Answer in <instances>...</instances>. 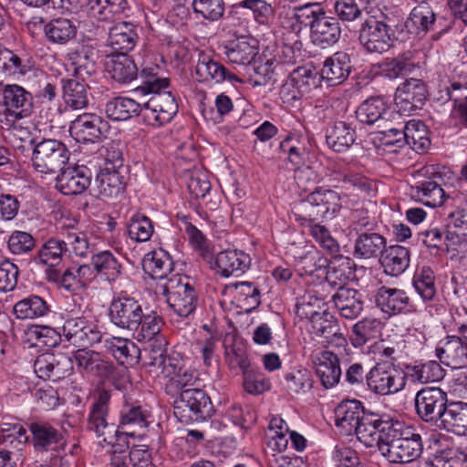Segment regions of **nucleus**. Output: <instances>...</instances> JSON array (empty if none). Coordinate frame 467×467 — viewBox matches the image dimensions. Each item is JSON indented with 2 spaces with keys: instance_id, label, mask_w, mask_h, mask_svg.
Returning <instances> with one entry per match:
<instances>
[{
  "instance_id": "f257e3e1",
  "label": "nucleus",
  "mask_w": 467,
  "mask_h": 467,
  "mask_svg": "<svg viewBox=\"0 0 467 467\" xmlns=\"http://www.w3.org/2000/svg\"><path fill=\"white\" fill-rule=\"evenodd\" d=\"M375 438V446L392 463L411 462L422 452L421 436L399 420H385Z\"/></svg>"
},
{
  "instance_id": "f03ea898",
  "label": "nucleus",
  "mask_w": 467,
  "mask_h": 467,
  "mask_svg": "<svg viewBox=\"0 0 467 467\" xmlns=\"http://www.w3.org/2000/svg\"><path fill=\"white\" fill-rule=\"evenodd\" d=\"M335 416L336 425L344 435L356 434L368 448L375 446L378 429L385 420L377 414L366 411L358 400L341 402L335 410Z\"/></svg>"
},
{
  "instance_id": "7ed1b4c3",
  "label": "nucleus",
  "mask_w": 467,
  "mask_h": 467,
  "mask_svg": "<svg viewBox=\"0 0 467 467\" xmlns=\"http://www.w3.org/2000/svg\"><path fill=\"white\" fill-rule=\"evenodd\" d=\"M169 85L168 78H152L136 88L142 93H151L143 105V119L151 126L160 127L172 119L178 112V104L171 91H161Z\"/></svg>"
},
{
  "instance_id": "20e7f679",
  "label": "nucleus",
  "mask_w": 467,
  "mask_h": 467,
  "mask_svg": "<svg viewBox=\"0 0 467 467\" xmlns=\"http://www.w3.org/2000/svg\"><path fill=\"white\" fill-rule=\"evenodd\" d=\"M341 207L340 195L334 190L317 189L293 208V214L302 224L334 216Z\"/></svg>"
},
{
  "instance_id": "39448f33",
  "label": "nucleus",
  "mask_w": 467,
  "mask_h": 467,
  "mask_svg": "<svg viewBox=\"0 0 467 467\" xmlns=\"http://www.w3.org/2000/svg\"><path fill=\"white\" fill-rule=\"evenodd\" d=\"M0 124L11 129L19 119L30 116L33 109V97L17 84L5 85L1 92Z\"/></svg>"
},
{
  "instance_id": "423d86ee",
  "label": "nucleus",
  "mask_w": 467,
  "mask_h": 467,
  "mask_svg": "<svg viewBox=\"0 0 467 467\" xmlns=\"http://www.w3.org/2000/svg\"><path fill=\"white\" fill-rule=\"evenodd\" d=\"M109 392L106 390L99 392L88 415L87 430L95 433L98 437H103V441L108 443H112V438L119 442L124 441L128 436H135L134 431H120V430L114 428L113 423H109Z\"/></svg>"
},
{
  "instance_id": "0eeeda50",
  "label": "nucleus",
  "mask_w": 467,
  "mask_h": 467,
  "mask_svg": "<svg viewBox=\"0 0 467 467\" xmlns=\"http://www.w3.org/2000/svg\"><path fill=\"white\" fill-rule=\"evenodd\" d=\"M173 410L181 421L204 420L213 413L210 397L199 387L182 389L173 401Z\"/></svg>"
},
{
  "instance_id": "6e6552de",
  "label": "nucleus",
  "mask_w": 467,
  "mask_h": 467,
  "mask_svg": "<svg viewBox=\"0 0 467 467\" xmlns=\"http://www.w3.org/2000/svg\"><path fill=\"white\" fill-rule=\"evenodd\" d=\"M186 276L173 275L161 286L170 308L179 317H187L196 308L197 295Z\"/></svg>"
},
{
  "instance_id": "1a4fd4ad",
  "label": "nucleus",
  "mask_w": 467,
  "mask_h": 467,
  "mask_svg": "<svg viewBox=\"0 0 467 467\" xmlns=\"http://www.w3.org/2000/svg\"><path fill=\"white\" fill-rule=\"evenodd\" d=\"M68 159L69 151L66 145L53 139L37 140L31 153L32 166L46 174L61 171Z\"/></svg>"
},
{
  "instance_id": "9d476101",
  "label": "nucleus",
  "mask_w": 467,
  "mask_h": 467,
  "mask_svg": "<svg viewBox=\"0 0 467 467\" xmlns=\"http://www.w3.org/2000/svg\"><path fill=\"white\" fill-rule=\"evenodd\" d=\"M358 40L368 52L383 53L393 46L395 32L386 18L379 20L369 16L361 25Z\"/></svg>"
},
{
  "instance_id": "9b49d317",
  "label": "nucleus",
  "mask_w": 467,
  "mask_h": 467,
  "mask_svg": "<svg viewBox=\"0 0 467 467\" xmlns=\"http://www.w3.org/2000/svg\"><path fill=\"white\" fill-rule=\"evenodd\" d=\"M368 389L379 395L394 394L405 387L403 372L394 364L378 363L367 373Z\"/></svg>"
},
{
  "instance_id": "f8f14e48",
  "label": "nucleus",
  "mask_w": 467,
  "mask_h": 467,
  "mask_svg": "<svg viewBox=\"0 0 467 467\" xmlns=\"http://www.w3.org/2000/svg\"><path fill=\"white\" fill-rule=\"evenodd\" d=\"M416 414L425 422H441L449 404L447 392L436 387H425L414 399Z\"/></svg>"
},
{
  "instance_id": "ddd939ff",
  "label": "nucleus",
  "mask_w": 467,
  "mask_h": 467,
  "mask_svg": "<svg viewBox=\"0 0 467 467\" xmlns=\"http://www.w3.org/2000/svg\"><path fill=\"white\" fill-rule=\"evenodd\" d=\"M398 120V127L389 130V132L394 130L399 135V138L394 140V142H398V148L409 145L417 152H424L431 145L426 125L422 121L416 119L406 121L401 115ZM387 141V143H391L389 138Z\"/></svg>"
},
{
  "instance_id": "4468645a",
  "label": "nucleus",
  "mask_w": 467,
  "mask_h": 467,
  "mask_svg": "<svg viewBox=\"0 0 467 467\" xmlns=\"http://www.w3.org/2000/svg\"><path fill=\"white\" fill-rule=\"evenodd\" d=\"M427 95V87L421 79H406L396 89L394 101L397 110L395 111L401 116L410 114L422 107Z\"/></svg>"
},
{
  "instance_id": "2eb2a0df",
  "label": "nucleus",
  "mask_w": 467,
  "mask_h": 467,
  "mask_svg": "<svg viewBox=\"0 0 467 467\" xmlns=\"http://www.w3.org/2000/svg\"><path fill=\"white\" fill-rule=\"evenodd\" d=\"M112 323L123 329L138 330L143 317V310L139 301L132 297L113 299L109 306Z\"/></svg>"
},
{
  "instance_id": "dca6fc26",
  "label": "nucleus",
  "mask_w": 467,
  "mask_h": 467,
  "mask_svg": "<svg viewBox=\"0 0 467 467\" xmlns=\"http://www.w3.org/2000/svg\"><path fill=\"white\" fill-rule=\"evenodd\" d=\"M107 123L98 115L83 113L71 121V137L80 143H95L103 137Z\"/></svg>"
},
{
  "instance_id": "f3484780",
  "label": "nucleus",
  "mask_w": 467,
  "mask_h": 467,
  "mask_svg": "<svg viewBox=\"0 0 467 467\" xmlns=\"http://www.w3.org/2000/svg\"><path fill=\"white\" fill-rule=\"evenodd\" d=\"M62 329L67 341L78 348H87L101 339L100 332L85 317L67 319Z\"/></svg>"
},
{
  "instance_id": "a211bd4d",
  "label": "nucleus",
  "mask_w": 467,
  "mask_h": 467,
  "mask_svg": "<svg viewBox=\"0 0 467 467\" xmlns=\"http://www.w3.org/2000/svg\"><path fill=\"white\" fill-rule=\"evenodd\" d=\"M91 171L85 165H73L61 170L57 177V188L64 195L83 193L90 185Z\"/></svg>"
},
{
  "instance_id": "6ab92c4d",
  "label": "nucleus",
  "mask_w": 467,
  "mask_h": 467,
  "mask_svg": "<svg viewBox=\"0 0 467 467\" xmlns=\"http://www.w3.org/2000/svg\"><path fill=\"white\" fill-rule=\"evenodd\" d=\"M251 265L250 255L241 250H224L217 254L211 268L223 277L243 275Z\"/></svg>"
},
{
  "instance_id": "aec40b11",
  "label": "nucleus",
  "mask_w": 467,
  "mask_h": 467,
  "mask_svg": "<svg viewBox=\"0 0 467 467\" xmlns=\"http://www.w3.org/2000/svg\"><path fill=\"white\" fill-rule=\"evenodd\" d=\"M436 356L439 360L453 369L467 367V347L461 337L449 336L440 341L436 348Z\"/></svg>"
},
{
  "instance_id": "412c9836",
  "label": "nucleus",
  "mask_w": 467,
  "mask_h": 467,
  "mask_svg": "<svg viewBox=\"0 0 467 467\" xmlns=\"http://www.w3.org/2000/svg\"><path fill=\"white\" fill-rule=\"evenodd\" d=\"M357 119L365 124L381 123L385 119H400V114L388 108L383 99L371 97L363 101L356 110Z\"/></svg>"
},
{
  "instance_id": "4be33fe9",
  "label": "nucleus",
  "mask_w": 467,
  "mask_h": 467,
  "mask_svg": "<svg viewBox=\"0 0 467 467\" xmlns=\"http://www.w3.org/2000/svg\"><path fill=\"white\" fill-rule=\"evenodd\" d=\"M350 56L344 51H337L327 57L321 68L322 80L328 86H337L343 83L351 72Z\"/></svg>"
},
{
  "instance_id": "5701e85b",
  "label": "nucleus",
  "mask_w": 467,
  "mask_h": 467,
  "mask_svg": "<svg viewBox=\"0 0 467 467\" xmlns=\"http://www.w3.org/2000/svg\"><path fill=\"white\" fill-rule=\"evenodd\" d=\"M259 42L252 36H240L229 41L225 55L233 64L250 65L258 55Z\"/></svg>"
},
{
  "instance_id": "b1692460",
  "label": "nucleus",
  "mask_w": 467,
  "mask_h": 467,
  "mask_svg": "<svg viewBox=\"0 0 467 467\" xmlns=\"http://www.w3.org/2000/svg\"><path fill=\"white\" fill-rule=\"evenodd\" d=\"M379 77L389 80H394L402 78L410 73L415 67L414 52L411 50L404 51L395 57L385 58L375 66Z\"/></svg>"
},
{
  "instance_id": "393cba45",
  "label": "nucleus",
  "mask_w": 467,
  "mask_h": 467,
  "mask_svg": "<svg viewBox=\"0 0 467 467\" xmlns=\"http://www.w3.org/2000/svg\"><path fill=\"white\" fill-rule=\"evenodd\" d=\"M74 359L78 368L87 374L106 378L114 371L111 362L105 360L99 352L88 350L87 348L78 349L74 354Z\"/></svg>"
},
{
  "instance_id": "a878e982",
  "label": "nucleus",
  "mask_w": 467,
  "mask_h": 467,
  "mask_svg": "<svg viewBox=\"0 0 467 467\" xmlns=\"http://www.w3.org/2000/svg\"><path fill=\"white\" fill-rule=\"evenodd\" d=\"M195 73L199 78V81L214 80L216 83H221L225 80L231 83L242 81L223 65L213 60L210 56L204 53L199 54Z\"/></svg>"
},
{
  "instance_id": "bb28decb",
  "label": "nucleus",
  "mask_w": 467,
  "mask_h": 467,
  "mask_svg": "<svg viewBox=\"0 0 467 467\" xmlns=\"http://www.w3.org/2000/svg\"><path fill=\"white\" fill-rule=\"evenodd\" d=\"M316 374L326 389H330L339 382L341 368L338 357L332 351H322L314 360Z\"/></svg>"
},
{
  "instance_id": "cd10ccee",
  "label": "nucleus",
  "mask_w": 467,
  "mask_h": 467,
  "mask_svg": "<svg viewBox=\"0 0 467 467\" xmlns=\"http://www.w3.org/2000/svg\"><path fill=\"white\" fill-rule=\"evenodd\" d=\"M386 246V238L379 233H359L355 239L353 255L363 260L379 258Z\"/></svg>"
},
{
  "instance_id": "c85d7f7f",
  "label": "nucleus",
  "mask_w": 467,
  "mask_h": 467,
  "mask_svg": "<svg viewBox=\"0 0 467 467\" xmlns=\"http://www.w3.org/2000/svg\"><path fill=\"white\" fill-rule=\"evenodd\" d=\"M163 375L170 378V384L167 385L169 393L171 391L180 393L182 389L198 388L199 374L197 370L181 366L176 359L173 360V363L168 364Z\"/></svg>"
},
{
  "instance_id": "c756f323",
  "label": "nucleus",
  "mask_w": 467,
  "mask_h": 467,
  "mask_svg": "<svg viewBox=\"0 0 467 467\" xmlns=\"http://www.w3.org/2000/svg\"><path fill=\"white\" fill-rule=\"evenodd\" d=\"M375 303L382 312L392 316L407 309L410 297L402 289L381 286L375 295Z\"/></svg>"
},
{
  "instance_id": "7c9ffc66",
  "label": "nucleus",
  "mask_w": 467,
  "mask_h": 467,
  "mask_svg": "<svg viewBox=\"0 0 467 467\" xmlns=\"http://www.w3.org/2000/svg\"><path fill=\"white\" fill-rule=\"evenodd\" d=\"M332 300L341 317L347 319L358 317L363 310L362 295L353 288H337V291L332 296Z\"/></svg>"
},
{
  "instance_id": "2f4dec72",
  "label": "nucleus",
  "mask_w": 467,
  "mask_h": 467,
  "mask_svg": "<svg viewBox=\"0 0 467 467\" xmlns=\"http://www.w3.org/2000/svg\"><path fill=\"white\" fill-rule=\"evenodd\" d=\"M316 24L311 32V37L315 44L324 48L333 46L340 39L341 26L338 18L329 16L324 11Z\"/></svg>"
},
{
  "instance_id": "473e14b6",
  "label": "nucleus",
  "mask_w": 467,
  "mask_h": 467,
  "mask_svg": "<svg viewBox=\"0 0 467 467\" xmlns=\"http://www.w3.org/2000/svg\"><path fill=\"white\" fill-rule=\"evenodd\" d=\"M441 176L437 172H431V177L418 182L412 189L420 201L427 206L439 207L445 202V192L441 188Z\"/></svg>"
},
{
  "instance_id": "72a5a7b5",
  "label": "nucleus",
  "mask_w": 467,
  "mask_h": 467,
  "mask_svg": "<svg viewBox=\"0 0 467 467\" xmlns=\"http://www.w3.org/2000/svg\"><path fill=\"white\" fill-rule=\"evenodd\" d=\"M32 443L38 451H47L63 441V434L57 428L46 421H35L29 425Z\"/></svg>"
},
{
  "instance_id": "f704fd0d",
  "label": "nucleus",
  "mask_w": 467,
  "mask_h": 467,
  "mask_svg": "<svg viewBox=\"0 0 467 467\" xmlns=\"http://www.w3.org/2000/svg\"><path fill=\"white\" fill-rule=\"evenodd\" d=\"M379 262L387 275L398 276L404 273L410 265V250L401 245L386 246L379 257Z\"/></svg>"
},
{
  "instance_id": "c9c22d12",
  "label": "nucleus",
  "mask_w": 467,
  "mask_h": 467,
  "mask_svg": "<svg viewBox=\"0 0 467 467\" xmlns=\"http://www.w3.org/2000/svg\"><path fill=\"white\" fill-rule=\"evenodd\" d=\"M439 427L456 435L467 434V403L451 401L439 423Z\"/></svg>"
},
{
  "instance_id": "e433bc0d",
  "label": "nucleus",
  "mask_w": 467,
  "mask_h": 467,
  "mask_svg": "<svg viewBox=\"0 0 467 467\" xmlns=\"http://www.w3.org/2000/svg\"><path fill=\"white\" fill-rule=\"evenodd\" d=\"M173 260L170 254L159 248L145 254L142 266L152 279H166L173 271Z\"/></svg>"
},
{
  "instance_id": "4c0bfd02",
  "label": "nucleus",
  "mask_w": 467,
  "mask_h": 467,
  "mask_svg": "<svg viewBox=\"0 0 467 467\" xmlns=\"http://www.w3.org/2000/svg\"><path fill=\"white\" fill-rule=\"evenodd\" d=\"M137 34L132 24L120 22L110 27L108 44L117 54H127L136 45Z\"/></svg>"
},
{
  "instance_id": "58836bf2",
  "label": "nucleus",
  "mask_w": 467,
  "mask_h": 467,
  "mask_svg": "<svg viewBox=\"0 0 467 467\" xmlns=\"http://www.w3.org/2000/svg\"><path fill=\"white\" fill-rule=\"evenodd\" d=\"M355 140V129L345 121H336L327 129V144L336 152L347 150L353 145Z\"/></svg>"
},
{
  "instance_id": "ea45409f",
  "label": "nucleus",
  "mask_w": 467,
  "mask_h": 467,
  "mask_svg": "<svg viewBox=\"0 0 467 467\" xmlns=\"http://www.w3.org/2000/svg\"><path fill=\"white\" fill-rule=\"evenodd\" d=\"M106 347L119 364L125 366L137 364L141 355L137 345L127 338L112 337L106 341Z\"/></svg>"
},
{
  "instance_id": "a19ab883",
  "label": "nucleus",
  "mask_w": 467,
  "mask_h": 467,
  "mask_svg": "<svg viewBox=\"0 0 467 467\" xmlns=\"http://www.w3.org/2000/svg\"><path fill=\"white\" fill-rule=\"evenodd\" d=\"M105 111L109 119L124 121L143 113V106L133 99L118 97L106 104Z\"/></svg>"
},
{
  "instance_id": "79ce46f5",
  "label": "nucleus",
  "mask_w": 467,
  "mask_h": 467,
  "mask_svg": "<svg viewBox=\"0 0 467 467\" xmlns=\"http://www.w3.org/2000/svg\"><path fill=\"white\" fill-rule=\"evenodd\" d=\"M31 69L29 60L9 49L0 51V74L14 80L24 77Z\"/></svg>"
},
{
  "instance_id": "37998d69",
  "label": "nucleus",
  "mask_w": 467,
  "mask_h": 467,
  "mask_svg": "<svg viewBox=\"0 0 467 467\" xmlns=\"http://www.w3.org/2000/svg\"><path fill=\"white\" fill-rule=\"evenodd\" d=\"M311 323L310 332L316 337L324 338L330 343L335 338L342 337L337 319L327 310L309 319Z\"/></svg>"
},
{
  "instance_id": "c03bdc74",
  "label": "nucleus",
  "mask_w": 467,
  "mask_h": 467,
  "mask_svg": "<svg viewBox=\"0 0 467 467\" xmlns=\"http://www.w3.org/2000/svg\"><path fill=\"white\" fill-rule=\"evenodd\" d=\"M107 67L111 78L119 83H129L138 74L134 61L127 54L112 55Z\"/></svg>"
},
{
  "instance_id": "a18cd8bd",
  "label": "nucleus",
  "mask_w": 467,
  "mask_h": 467,
  "mask_svg": "<svg viewBox=\"0 0 467 467\" xmlns=\"http://www.w3.org/2000/svg\"><path fill=\"white\" fill-rule=\"evenodd\" d=\"M63 99L73 109H83L88 105V86L77 79H62Z\"/></svg>"
},
{
  "instance_id": "49530a36",
  "label": "nucleus",
  "mask_w": 467,
  "mask_h": 467,
  "mask_svg": "<svg viewBox=\"0 0 467 467\" xmlns=\"http://www.w3.org/2000/svg\"><path fill=\"white\" fill-rule=\"evenodd\" d=\"M98 194L101 198L118 197L124 192L123 177L117 171L104 169L96 179Z\"/></svg>"
},
{
  "instance_id": "de8ad7c7",
  "label": "nucleus",
  "mask_w": 467,
  "mask_h": 467,
  "mask_svg": "<svg viewBox=\"0 0 467 467\" xmlns=\"http://www.w3.org/2000/svg\"><path fill=\"white\" fill-rule=\"evenodd\" d=\"M97 52L88 46H82L70 54L74 75L82 80L96 72Z\"/></svg>"
},
{
  "instance_id": "09e8293b",
  "label": "nucleus",
  "mask_w": 467,
  "mask_h": 467,
  "mask_svg": "<svg viewBox=\"0 0 467 467\" xmlns=\"http://www.w3.org/2000/svg\"><path fill=\"white\" fill-rule=\"evenodd\" d=\"M44 32L49 42L64 45L75 38L77 26L69 19L57 18L45 25Z\"/></svg>"
},
{
  "instance_id": "8fccbe9b",
  "label": "nucleus",
  "mask_w": 467,
  "mask_h": 467,
  "mask_svg": "<svg viewBox=\"0 0 467 467\" xmlns=\"http://www.w3.org/2000/svg\"><path fill=\"white\" fill-rule=\"evenodd\" d=\"M94 270L106 280L115 281L121 274V264L110 251H101L91 257Z\"/></svg>"
},
{
  "instance_id": "3c124183",
  "label": "nucleus",
  "mask_w": 467,
  "mask_h": 467,
  "mask_svg": "<svg viewBox=\"0 0 467 467\" xmlns=\"http://www.w3.org/2000/svg\"><path fill=\"white\" fill-rule=\"evenodd\" d=\"M147 347L144 348L145 365L150 367H157L161 369V373H164L169 363H173L175 358L166 356L165 338L157 337V339L145 340Z\"/></svg>"
},
{
  "instance_id": "603ef678",
  "label": "nucleus",
  "mask_w": 467,
  "mask_h": 467,
  "mask_svg": "<svg viewBox=\"0 0 467 467\" xmlns=\"http://www.w3.org/2000/svg\"><path fill=\"white\" fill-rule=\"evenodd\" d=\"M353 275V262L348 257L335 258L327 266L326 282L332 287H345Z\"/></svg>"
},
{
  "instance_id": "864d4df0",
  "label": "nucleus",
  "mask_w": 467,
  "mask_h": 467,
  "mask_svg": "<svg viewBox=\"0 0 467 467\" xmlns=\"http://www.w3.org/2000/svg\"><path fill=\"white\" fill-rule=\"evenodd\" d=\"M435 19V14L430 5L421 2L411 10L406 26L416 34L426 33L433 26Z\"/></svg>"
},
{
  "instance_id": "5fc2aeb1",
  "label": "nucleus",
  "mask_w": 467,
  "mask_h": 467,
  "mask_svg": "<svg viewBox=\"0 0 467 467\" xmlns=\"http://www.w3.org/2000/svg\"><path fill=\"white\" fill-rule=\"evenodd\" d=\"M128 6L126 0H88L87 11L99 20H109L121 14Z\"/></svg>"
},
{
  "instance_id": "6e6d98bb",
  "label": "nucleus",
  "mask_w": 467,
  "mask_h": 467,
  "mask_svg": "<svg viewBox=\"0 0 467 467\" xmlns=\"http://www.w3.org/2000/svg\"><path fill=\"white\" fill-rule=\"evenodd\" d=\"M48 312V305L38 296L26 297L14 306V313L20 319L41 317Z\"/></svg>"
},
{
  "instance_id": "4d7b16f0",
  "label": "nucleus",
  "mask_w": 467,
  "mask_h": 467,
  "mask_svg": "<svg viewBox=\"0 0 467 467\" xmlns=\"http://www.w3.org/2000/svg\"><path fill=\"white\" fill-rule=\"evenodd\" d=\"M379 321L375 318H363L352 327L351 343L355 348L364 346L369 340L375 339L379 332Z\"/></svg>"
},
{
  "instance_id": "13d9d810",
  "label": "nucleus",
  "mask_w": 467,
  "mask_h": 467,
  "mask_svg": "<svg viewBox=\"0 0 467 467\" xmlns=\"http://www.w3.org/2000/svg\"><path fill=\"white\" fill-rule=\"evenodd\" d=\"M409 371L410 379L420 383L437 382L445 376V370L437 361L412 366L409 368Z\"/></svg>"
},
{
  "instance_id": "bf43d9fd",
  "label": "nucleus",
  "mask_w": 467,
  "mask_h": 467,
  "mask_svg": "<svg viewBox=\"0 0 467 467\" xmlns=\"http://www.w3.org/2000/svg\"><path fill=\"white\" fill-rule=\"evenodd\" d=\"M28 439L26 430L19 423L5 422L0 425V443L21 451Z\"/></svg>"
},
{
  "instance_id": "052dcab7",
  "label": "nucleus",
  "mask_w": 467,
  "mask_h": 467,
  "mask_svg": "<svg viewBox=\"0 0 467 467\" xmlns=\"http://www.w3.org/2000/svg\"><path fill=\"white\" fill-rule=\"evenodd\" d=\"M416 292L424 301L431 300L436 295L434 272L427 266L417 270L412 279Z\"/></svg>"
},
{
  "instance_id": "680f3d73",
  "label": "nucleus",
  "mask_w": 467,
  "mask_h": 467,
  "mask_svg": "<svg viewBox=\"0 0 467 467\" xmlns=\"http://www.w3.org/2000/svg\"><path fill=\"white\" fill-rule=\"evenodd\" d=\"M147 425V414L140 406L129 404L123 406L120 411L119 430L131 431V429H143Z\"/></svg>"
},
{
  "instance_id": "e2e57ef3",
  "label": "nucleus",
  "mask_w": 467,
  "mask_h": 467,
  "mask_svg": "<svg viewBox=\"0 0 467 467\" xmlns=\"http://www.w3.org/2000/svg\"><path fill=\"white\" fill-rule=\"evenodd\" d=\"M67 252L64 239H48L38 252V257L41 263L49 266H55L59 264L62 256Z\"/></svg>"
},
{
  "instance_id": "0e129e2a",
  "label": "nucleus",
  "mask_w": 467,
  "mask_h": 467,
  "mask_svg": "<svg viewBox=\"0 0 467 467\" xmlns=\"http://www.w3.org/2000/svg\"><path fill=\"white\" fill-rule=\"evenodd\" d=\"M163 326V320L161 316L156 312L151 311L149 314H144L141 323L137 331V338L141 340L157 339V337H163L161 331Z\"/></svg>"
},
{
  "instance_id": "69168bd1",
  "label": "nucleus",
  "mask_w": 467,
  "mask_h": 467,
  "mask_svg": "<svg viewBox=\"0 0 467 467\" xmlns=\"http://www.w3.org/2000/svg\"><path fill=\"white\" fill-rule=\"evenodd\" d=\"M324 306V299L318 297L315 291H307L296 305V314L301 318L311 319L322 313Z\"/></svg>"
},
{
  "instance_id": "338daca9",
  "label": "nucleus",
  "mask_w": 467,
  "mask_h": 467,
  "mask_svg": "<svg viewBox=\"0 0 467 467\" xmlns=\"http://www.w3.org/2000/svg\"><path fill=\"white\" fill-rule=\"evenodd\" d=\"M129 236L137 242L150 240L153 234V225L149 217L141 213H135L128 223Z\"/></svg>"
},
{
  "instance_id": "774afa93",
  "label": "nucleus",
  "mask_w": 467,
  "mask_h": 467,
  "mask_svg": "<svg viewBox=\"0 0 467 467\" xmlns=\"http://www.w3.org/2000/svg\"><path fill=\"white\" fill-rule=\"evenodd\" d=\"M290 77L293 78L296 86H297L299 92L305 94L318 88L322 80L321 70L317 72L316 69L307 67H297L293 71Z\"/></svg>"
}]
</instances>
